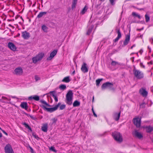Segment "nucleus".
Returning a JSON list of instances; mask_svg holds the SVG:
<instances>
[{
  "label": "nucleus",
  "mask_w": 153,
  "mask_h": 153,
  "mask_svg": "<svg viewBox=\"0 0 153 153\" xmlns=\"http://www.w3.org/2000/svg\"><path fill=\"white\" fill-rule=\"evenodd\" d=\"M117 33L118 35L117 37L120 39L121 37V34L119 29L117 30Z\"/></svg>",
  "instance_id": "f704fd0d"
},
{
  "label": "nucleus",
  "mask_w": 153,
  "mask_h": 153,
  "mask_svg": "<svg viewBox=\"0 0 153 153\" xmlns=\"http://www.w3.org/2000/svg\"><path fill=\"white\" fill-rule=\"evenodd\" d=\"M115 0H109L110 3L113 5L115 4Z\"/></svg>",
  "instance_id": "a19ab883"
},
{
  "label": "nucleus",
  "mask_w": 153,
  "mask_h": 153,
  "mask_svg": "<svg viewBox=\"0 0 153 153\" xmlns=\"http://www.w3.org/2000/svg\"><path fill=\"white\" fill-rule=\"evenodd\" d=\"M103 134H102L101 135V136H103Z\"/></svg>",
  "instance_id": "0e129e2a"
},
{
  "label": "nucleus",
  "mask_w": 153,
  "mask_h": 153,
  "mask_svg": "<svg viewBox=\"0 0 153 153\" xmlns=\"http://www.w3.org/2000/svg\"><path fill=\"white\" fill-rule=\"evenodd\" d=\"M35 79L36 80V81H37L38 80H39L40 79V78L38 76H35Z\"/></svg>",
  "instance_id": "ea45409f"
},
{
  "label": "nucleus",
  "mask_w": 153,
  "mask_h": 153,
  "mask_svg": "<svg viewBox=\"0 0 153 153\" xmlns=\"http://www.w3.org/2000/svg\"><path fill=\"white\" fill-rule=\"evenodd\" d=\"M47 14V12H40L38 15L37 17L38 18H40L42 17L43 15H45Z\"/></svg>",
  "instance_id": "bb28decb"
},
{
  "label": "nucleus",
  "mask_w": 153,
  "mask_h": 153,
  "mask_svg": "<svg viewBox=\"0 0 153 153\" xmlns=\"http://www.w3.org/2000/svg\"><path fill=\"white\" fill-rule=\"evenodd\" d=\"M76 1H77V0H76Z\"/></svg>",
  "instance_id": "774afa93"
},
{
  "label": "nucleus",
  "mask_w": 153,
  "mask_h": 153,
  "mask_svg": "<svg viewBox=\"0 0 153 153\" xmlns=\"http://www.w3.org/2000/svg\"><path fill=\"white\" fill-rule=\"evenodd\" d=\"M102 79H98L96 80V84L97 86H99L100 82L102 80Z\"/></svg>",
  "instance_id": "4c0bfd02"
},
{
  "label": "nucleus",
  "mask_w": 153,
  "mask_h": 153,
  "mask_svg": "<svg viewBox=\"0 0 153 153\" xmlns=\"http://www.w3.org/2000/svg\"><path fill=\"white\" fill-rule=\"evenodd\" d=\"M134 53H132L131 54V55H132L133 54H134Z\"/></svg>",
  "instance_id": "680f3d73"
},
{
  "label": "nucleus",
  "mask_w": 153,
  "mask_h": 153,
  "mask_svg": "<svg viewBox=\"0 0 153 153\" xmlns=\"http://www.w3.org/2000/svg\"><path fill=\"white\" fill-rule=\"evenodd\" d=\"M152 141H153V140H152Z\"/></svg>",
  "instance_id": "338daca9"
},
{
  "label": "nucleus",
  "mask_w": 153,
  "mask_h": 153,
  "mask_svg": "<svg viewBox=\"0 0 153 153\" xmlns=\"http://www.w3.org/2000/svg\"><path fill=\"white\" fill-rule=\"evenodd\" d=\"M139 52L140 53V54H142L143 52V50L142 49L140 50L139 51Z\"/></svg>",
  "instance_id": "603ef678"
},
{
  "label": "nucleus",
  "mask_w": 153,
  "mask_h": 153,
  "mask_svg": "<svg viewBox=\"0 0 153 153\" xmlns=\"http://www.w3.org/2000/svg\"><path fill=\"white\" fill-rule=\"evenodd\" d=\"M94 96L93 97V100H92V102H93L94 101Z\"/></svg>",
  "instance_id": "052dcab7"
},
{
  "label": "nucleus",
  "mask_w": 153,
  "mask_h": 153,
  "mask_svg": "<svg viewBox=\"0 0 153 153\" xmlns=\"http://www.w3.org/2000/svg\"><path fill=\"white\" fill-rule=\"evenodd\" d=\"M49 149L55 152H57V151L55 149L54 147L53 146H51L49 148Z\"/></svg>",
  "instance_id": "58836bf2"
},
{
  "label": "nucleus",
  "mask_w": 153,
  "mask_h": 153,
  "mask_svg": "<svg viewBox=\"0 0 153 153\" xmlns=\"http://www.w3.org/2000/svg\"><path fill=\"white\" fill-rule=\"evenodd\" d=\"M22 36L25 39H27L30 37V33L26 31L23 32L22 33Z\"/></svg>",
  "instance_id": "ddd939ff"
},
{
  "label": "nucleus",
  "mask_w": 153,
  "mask_h": 153,
  "mask_svg": "<svg viewBox=\"0 0 153 153\" xmlns=\"http://www.w3.org/2000/svg\"><path fill=\"white\" fill-rule=\"evenodd\" d=\"M92 111L93 112V111H94V110L93 108H92Z\"/></svg>",
  "instance_id": "bf43d9fd"
},
{
  "label": "nucleus",
  "mask_w": 153,
  "mask_h": 153,
  "mask_svg": "<svg viewBox=\"0 0 153 153\" xmlns=\"http://www.w3.org/2000/svg\"><path fill=\"white\" fill-rule=\"evenodd\" d=\"M57 53V51L55 50L52 52L50 54L49 56L48 57L47 59V60H51L53 57L56 55Z\"/></svg>",
  "instance_id": "9b49d317"
},
{
  "label": "nucleus",
  "mask_w": 153,
  "mask_h": 153,
  "mask_svg": "<svg viewBox=\"0 0 153 153\" xmlns=\"http://www.w3.org/2000/svg\"><path fill=\"white\" fill-rule=\"evenodd\" d=\"M25 127L28 128L29 130L32 131V129L26 123H24L22 124Z\"/></svg>",
  "instance_id": "c85d7f7f"
},
{
  "label": "nucleus",
  "mask_w": 153,
  "mask_h": 153,
  "mask_svg": "<svg viewBox=\"0 0 153 153\" xmlns=\"http://www.w3.org/2000/svg\"><path fill=\"white\" fill-rule=\"evenodd\" d=\"M23 70L21 67H18L16 68L14 71V74L18 75H21L23 73Z\"/></svg>",
  "instance_id": "1a4fd4ad"
},
{
  "label": "nucleus",
  "mask_w": 153,
  "mask_h": 153,
  "mask_svg": "<svg viewBox=\"0 0 153 153\" xmlns=\"http://www.w3.org/2000/svg\"><path fill=\"white\" fill-rule=\"evenodd\" d=\"M52 120L53 121V123H55L56 121H57V119L56 118H54L52 119Z\"/></svg>",
  "instance_id": "79ce46f5"
},
{
  "label": "nucleus",
  "mask_w": 153,
  "mask_h": 153,
  "mask_svg": "<svg viewBox=\"0 0 153 153\" xmlns=\"http://www.w3.org/2000/svg\"><path fill=\"white\" fill-rule=\"evenodd\" d=\"M136 54H137V55H138V54L137 53H136Z\"/></svg>",
  "instance_id": "69168bd1"
},
{
  "label": "nucleus",
  "mask_w": 153,
  "mask_h": 153,
  "mask_svg": "<svg viewBox=\"0 0 153 153\" xmlns=\"http://www.w3.org/2000/svg\"><path fill=\"white\" fill-rule=\"evenodd\" d=\"M2 132L4 133V134L6 135H8V134H7V133L4 130H3L2 129V130H1Z\"/></svg>",
  "instance_id": "09e8293b"
},
{
  "label": "nucleus",
  "mask_w": 153,
  "mask_h": 153,
  "mask_svg": "<svg viewBox=\"0 0 153 153\" xmlns=\"http://www.w3.org/2000/svg\"><path fill=\"white\" fill-rule=\"evenodd\" d=\"M71 81L70 79V77L69 76L65 77L62 80V82H68Z\"/></svg>",
  "instance_id": "b1692460"
},
{
  "label": "nucleus",
  "mask_w": 153,
  "mask_h": 153,
  "mask_svg": "<svg viewBox=\"0 0 153 153\" xmlns=\"http://www.w3.org/2000/svg\"><path fill=\"white\" fill-rule=\"evenodd\" d=\"M130 40V35L129 34H127L126 36V38L123 42V45L126 46L129 43Z\"/></svg>",
  "instance_id": "4468645a"
},
{
  "label": "nucleus",
  "mask_w": 153,
  "mask_h": 153,
  "mask_svg": "<svg viewBox=\"0 0 153 153\" xmlns=\"http://www.w3.org/2000/svg\"><path fill=\"white\" fill-rule=\"evenodd\" d=\"M140 94L143 97H147L148 94V92L146 90V89L144 88H140L139 90Z\"/></svg>",
  "instance_id": "39448f33"
},
{
  "label": "nucleus",
  "mask_w": 153,
  "mask_h": 153,
  "mask_svg": "<svg viewBox=\"0 0 153 153\" xmlns=\"http://www.w3.org/2000/svg\"><path fill=\"white\" fill-rule=\"evenodd\" d=\"M111 65L112 66H114L116 65H120V64L115 61H113L111 63Z\"/></svg>",
  "instance_id": "473e14b6"
},
{
  "label": "nucleus",
  "mask_w": 153,
  "mask_h": 153,
  "mask_svg": "<svg viewBox=\"0 0 153 153\" xmlns=\"http://www.w3.org/2000/svg\"><path fill=\"white\" fill-rule=\"evenodd\" d=\"M80 105V102L77 100L75 101L73 103V106L74 107L79 106Z\"/></svg>",
  "instance_id": "393cba45"
},
{
  "label": "nucleus",
  "mask_w": 153,
  "mask_h": 153,
  "mask_svg": "<svg viewBox=\"0 0 153 153\" xmlns=\"http://www.w3.org/2000/svg\"><path fill=\"white\" fill-rule=\"evenodd\" d=\"M120 112L119 113H114V116H113V118L116 121H118L120 118Z\"/></svg>",
  "instance_id": "6ab92c4d"
},
{
  "label": "nucleus",
  "mask_w": 153,
  "mask_h": 153,
  "mask_svg": "<svg viewBox=\"0 0 153 153\" xmlns=\"http://www.w3.org/2000/svg\"><path fill=\"white\" fill-rule=\"evenodd\" d=\"M86 64L84 63L82 65L81 69L84 73H86L88 72V70L86 67Z\"/></svg>",
  "instance_id": "aec40b11"
},
{
  "label": "nucleus",
  "mask_w": 153,
  "mask_h": 153,
  "mask_svg": "<svg viewBox=\"0 0 153 153\" xmlns=\"http://www.w3.org/2000/svg\"><path fill=\"white\" fill-rule=\"evenodd\" d=\"M20 106L22 108L27 110L28 108L27 104L26 102H22L20 105Z\"/></svg>",
  "instance_id": "4be33fe9"
},
{
  "label": "nucleus",
  "mask_w": 153,
  "mask_h": 153,
  "mask_svg": "<svg viewBox=\"0 0 153 153\" xmlns=\"http://www.w3.org/2000/svg\"><path fill=\"white\" fill-rule=\"evenodd\" d=\"M2 137V134L0 132V138H1Z\"/></svg>",
  "instance_id": "6e6d98bb"
},
{
  "label": "nucleus",
  "mask_w": 153,
  "mask_h": 153,
  "mask_svg": "<svg viewBox=\"0 0 153 153\" xmlns=\"http://www.w3.org/2000/svg\"><path fill=\"white\" fill-rule=\"evenodd\" d=\"M41 102L43 104L46 105L47 106L48 105V104L45 101H42Z\"/></svg>",
  "instance_id": "c03bdc74"
},
{
  "label": "nucleus",
  "mask_w": 153,
  "mask_h": 153,
  "mask_svg": "<svg viewBox=\"0 0 153 153\" xmlns=\"http://www.w3.org/2000/svg\"><path fill=\"white\" fill-rule=\"evenodd\" d=\"M88 29L87 31L86 34L88 35H89L92 31V29L94 27V26L93 25L91 24V22H89V25H88Z\"/></svg>",
  "instance_id": "2eb2a0df"
},
{
  "label": "nucleus",
  "mask_w": 153,
  "mask_h": 153,
  "mask_svg": "<svg viewBox=\"0 0 153 153\" xmlns=\"http://www.w3.org/2000/svg\"><path fill=\"white\" fill-rule=\"evenodd\" d=\"M34 137L35 138L37 139H38L39 138V137H38L36 135H34Z\"/></svg>",
  "instance_id": "864d4df0"
},
{
  "label": "nucleus",
  "mask_w": 153,
  "mask_h": 153,
  "mask_svg": "<svg viewBox=\"0 0 153 153\" xmlns=\"http://www.w3.org/2000/svg\"><path fill=\"white\" fill-rule=\"evenodd\" d=\"M59 88L61 90L64 91L66 88V86L65 85L62 84L59 86Z\"/></svg>",
  "instance_id": "cd10ccee"
},
{
  "label": "nucleus",
  "mask_w": 153,
  "mask_h": 153,
  "mask_svg": "<svg viewBox=\"0 0 153 153\" xmlns=\"http://www.w3.org/2000/svg\"><path fill=\"white\" fill-rule=\"evenodd\" d=\"M140 66L141 68H145V65H143V63H140Z\"/></svg>",
  "instance_id": "49530a36"
},
{
  "label": "nucleus",
  "mask_w": 153,
  "mask_h": 153,
  "mask_svg": "<svg viewBox=\"0 0 153 153\" xmlns=\"http://www.w3.org/2000/svg\"><path fill=\"white\" fill-rule=\"evenodd\" d=\"M135 46V45H133V46L132 47H131V48L132 49L133 47H134Z\"/></svg>",
  "instance_id": "4d7b16f0"
},
{
  "label": "nucleus",
  "mask_w": 153,
  "mask_h": 153,
  "mask_svg": "<svg viewBox=\"0 0 153 153\" xmlns=\"http://www.w3.org/2000/svg\"><path fill=\"white\" fill-rule=\"evenodd\" d=\"M30 152H31V153H34V151H33V150L32 149V148L31 147H30Z\"/></svg>",
  "instance_id": "de8ad7c7"
},
{
  "label": "nucleus",
  "mask_w": 153,
  "mask_h": 153,
  "mask_svg": "<svg viewBox=\"0 0 153 153\" xmlns=\"http://www.w3.org/2000/svg\"><path fill=\"white\" fill-rule=\"evenodd\" d=\"M75 71H73V72H72V74H75Z\"/></svg>",
  "instance_id": "13d9d810"
},
{
  "label": "nucleus",
  "mask_w": 153,
  "mask_h": 153,
  "mask_svg": "<svg viewBox=\"0 0 153 153\" xmlns=\"http://www.w3.org/2000/svg\"><path fill=\"white\" fill-rule=\"evenodd\" d=\"M0 129L1 130H2V128L0 127Z\"/></svg>",
  "instance_id": "e2e57ef3"
},
{
  "label": "nucleus",
  "mask_w": 153,
  "mask_h": 153,
  "mask_svg": "<svg viewBox=\"0 0 153 153\" xmlns=\"http://www.w3.org/2000/svg\"><path fill=\"white\" fill-rule=\"evenodd\" d=\"M8 48L13 51H15L16 48L15 45L12 42H9L8 44Z\"/></svg>",
  "instance_id": "dca6fc26"
},
{
  "label": "nucleus",
  "mask_w": 153,
  "mask_h": 153,
  "mask_svg": "<svg viewBox=\"0 0 153 153\" xmlns=\"http://www.w3.org/2000/svg\"><path fill=\"white\" fill-rule=\"evenodd\" d=\"M87 7L86 6H85L81 11V14H84L85 13V12L87 11Z\"/></svg>",
  "instance_id": "c756f323"
},
{
  "label": "nucleus",
  "mask_w": 153,
  "mask_h": 153,
  "mask_svg": "<svg viewBox=\"0 0 153 153\" xmlns=\"http://www.w3.org/2000/svg\"><path fill=\"white\" fill-rule=\"evenodd\" d=\"M42 29L45 32H47L48 31V28L45 25H43L42 26Z\"/></svg>",
  "instance_id": "a878e982"
},
{
  "label": "nucleus",
  "mask_w": 153,
  "mask_h": 153,
  "mask_svg": "<svg viewBox=\"0 0 153 153\" xmlns=\"http://www.w3.org/2000/svg\"><path fill=\"white\" fill-rule=\"evenodd\" d=\"M120 39V38H118V37H117L116 39L114 40V42H116L119 39Z\"/></svg>",
  "instance_id": "8fccbe9b"
},
{
  "label": "nucleus",
  "mask_w": 153,
  "mask_h": 153,
  "mask_svg": "<svg viewBox=\"0 0 153 153\" xmlns=\"http://www.w3.org/2000/svg\"><path fill=\"white\" fill-rule=\"evenodd\" d=\"M146 130L147 132H150L153 130V128L150 126L147 127Z\"/></svg>",
  "instance_id": "7c9ffc66"
},
{
  "label": "nucleus",
  "mask_w": 153,
  "mask_h": 153,
  "mask_svg": "<svg viewBox=\"0 0 153 153\" xmlns=\"http://www.w3.org/2000/svg\"><path fill=\"white\" fill-rule=\"evenodd\" d=\"M133 134L134 136L139 139H141L143 137V136L141 134L136 131H135L133 133Z\"/></svg>",
  "instance_id": "a211bd4d"
},
{
  "label": "nucleus",
  "mask_w": 153,
  "mask_h": 153,
  "mask_svg": "<svg viewBox=\"0 0 153 153\" xmlns=\"http://www.w3.org/2000/svg\"><path fill=\"white\" fill-rule=\"evenodd\" d=\"M148 48L149 49V52H151V48H149V46H148Z\"/></svg>",
  "instance_id": "5fc2aeb1"
},
{
  "label": "nucleus",
  "mask_w": 153,
  "mask_h": 153,
  "mask_svg": "<svg viewBox=\"0 0 153 153\" xmlns=\"http://www.w3.org/2000/svg\"><path fill=\"white\" fill-rule=\"evenodd\" d=\"M113 85V84L111 82H107L104 83L101 86L102 89L103 90L107 88H111Z\"/></svg>",
  "instance_id": "6e6552de"
},
{
  "label": "nucleus",
  "mask_w": 153,
  "mask_h": 153,
  "mask_svg": "<svg viewBox=\"0 0 153 153\" xmlns=\"http://www.w3.org/2000/svg\"><path fill=\"white\" fill-rule=\"evenodd\" d=\"M59 107L60 110H62L65 108L66 105L65 104H60Z\"/></svg>",
  "instance_id": "c9c22d12"
},
{
  "label": "nucleus",
  "mask_w": 153,
  "mask_h": 153,
  "mask_svg": "<svg viewBox=\"0 0 153 153\" xmlns=\"http://www.w3.org/2000/svg\"><path fill=\"white\" fill-rule=\"evenodd\" d=\"M9 97L11 99V98H16V99H18V98H17L16 96H10V95H9Z\"/></svg>",
  "instance_id": "a18cd8bd"
},
{
  "label": "nucleus",
  "mask_w": 153,
  "mask_h": 153,
  "mask_svg": "<svg viewBox=\"0 0 153 153\" xmlns=\"http://www.w3.org/2000/svg\"><path fill=\"white\" fill-rule=\"evenodd\" d=\"M133 73L134 76L137 79H141L144 78L143 73L139 70H137L135 68L134 69Z\"/></svg>",
  "instance_id": "f03ea898"
},
{
  "label": "nucleus",
  "mask_w": 153,
  "mask_h": 153,
  "mask_svg": "<svg viewBox=\"0 0 153 153\" xmlns=\"http://www.w3.org/2000/svg\"><path fill=\"white\" fill-rule=\"evenodd\" d=\"M51 93H52L53 94H52V96L53 97V98H54L55 101L56 102H57L58 101V98L57 97L56 95H55L54 94V91H51L50 92Z\"/></svg>",
  "instance_id": "2f4dec72"
},
{
  "label": "nucleus",
  "mask_w": 153,
  "mask_h": 153,
  "mask_svg": "<svg viewBox=\"0 0 153 153\" xmlns=\"http://www.w3.org/2000/svg\"><path fill=\"white\" fill-rule=\"evenodd\" d=\"M132 15L133 16H135L137 17L138 18V19H141V17H140V16L139 15L137 14L135 12H133L132 13Z\"/></svg>",
  "instance_id": "e433bc0d"
},
{
  "label": "nucleus",
  "mask_w": 153,
  "mask_h": 153,
  "mask_svg": "<svg viewBox=\"0 0 153 153\" xmlns=\"http://www.w3.org/2000/svg\"><path fill=\"white\" fill-rule=\"evenodd\" d=\"M145 17L146 22H148L150 19L149 16L147 14H146L145 15Z\"/></svg>",
  "instance_id": "72a5a7b5"
},
{
  "label": "nucleus",
  "mask_w": 153,
  "mask_h": 153,
  "mask_svg": "<svg viewBox=\"0 0 153 153\" xmlns=\"http://www.w3.org/2000/svg\"><path fill=\"white\" fill-rule=\"evenodd\" d=\"M60 104L61 103L59 102L55 107L53 108H47L46 109L48 111L50 112H52L56 110Z\"/></svg>",
  "instance_id": "9d476101"
},
{
  "label": "nucleus",
  "mask_w": 153,
  "mask_h": 153,
  "mask_svg": "<svg viewBox=\"0 0 153 153\" xmlns=\"http://www.w3.org/2000/svg\"><path fill=\"white\" fill-rule=\"evenodd\" d=\"M134 124L137 128L140 127L141 124V118L138 117L134 118L133 120Z\"/></svg>",
  "instance_id": "423d86ee"
},
{
  "label": "nucleus",
  "mask_w": 153,
  "mask_h": 153,
  "mask_svg": "<svg viewBox=\"0 0 153 153\" xmlns=\"http://www.w3.org/2000/svg\"><path fill=\"white\" fill-rule=\"evenodd\" d=\"M48 124L45 123L43 124L42 126V130L44 132H47L48 131Z\"/></svg>",
  "instance_id": "412c9836"
},
{
  "label": "nucleus",
  "mask_w": 153,
  "mask_h": 153,
  "mask_svg": "<svg viewBox=\"0 0 153 153\" xmlns=\"http://www.w3.org/2000/svg\"><path fill=\"white\" fill-rule=\"evenodd\" d=\"M93 115H94V116L95 117H97V115L95 113V112L94 111H93Z\"/></svg>",
  "instance_id": "3c124183"
},
{
  "label": "nucleus",
  "mask_w": 153,
  "mask_h": 153,
  "mask_svg": "<svg viewBox=\"0 0 153 153\" xmlns=\"http://www.w3.org/2000/svg\"><path fill=\"white\" fill-rule=\"evenodd\" d=\"M77 1H76V0H73L71 6V9L72 10H74L76 7Z\"/></svg>",
  "instance_id": "5701e85b"
},
{
  "label": "nucleus",
  "mask_w": 153,
  "mask_h": 153,
  "mask_svg": "<svg viewBox=\"0 0 153 153\" xmlns=\"http://www.w3.org/2000/svg\"><path fill=\"white\" fill-rule=\"evenodd\" d=\"M11 100L9 97V95H6V97L2 96L1 97L0 100L2 102H6L8 101H10Z\"/></svg>",
  "instance_id": "f8f14e48"
},
{
  "label": "nucleus",
  "mask_w": 153,
  "mask_h": 153,
  "mask_svg": "<svg viewBox=\"0 0 153 153\" xmlns=\"http://www.w3.org/2000/svg\"><path fill=\"white\" fill-rule=\"evenodd\" d=\"M73 93L72 91L69 90L66 95L65 102L68 105H71L72 103Z\"/></svg>",
  "instance_id": "f257e3e1"
},
{
  "label": "nucleus",
  "mask_w": 153,
  "mask_h": 153,
  "mask_svg": "<svg viewBox=\"0 0 153 153\" xmlns=\"http://www.w3.org/2000/svg\"><path fill=\"white\" fill-rule=\"evenodd\" d=\"M145 105L144 103H143L140 105V108H143L145 107Z\"/></svg>",
  "instance_id": "37998d69"
},
{
  "label": "nucleus",
  "mask_w": 153,
  "mask_h": 153,
  "mask_svg": "<svg viewBox=\"0 0 153 153\" xmlns=\"http://www.w3.org/2000/svg\"><path fill=\"white\" fill-rule=\"evenodd\" d=\"M112 136L115 140L118 142H121L123 140L122 136L118 132H114L112 134Z\"/></svg>",
  "instance_id": "7ed1b4c3"
},
{
  "label": "nucleus",
  "mask_w": 153,
  "mask_h": 153,
  "mask_svg": "<svg viewBox=\"0 0 153 153\" xmlns=\"http://www.w3.org/2000/svg\"><path fill=\"white\" fill-rule=\"evenodd\" d=\"M5 153H14L11 145L7 144L4 148Z\"/></svg>",
  "instance_id": "0eeeda50"
},
{
  "label": "nucleus",
  "mask_w": 153,
  "mask_h": 153,
  "mask_svg": "<svg viewBox=\"0 0 153 153\" xmlns=\"http://www.w3.org/2000/svg\"><path fill=\"white\" fill-rule=\"evenodd\" d=\"M44 54L43 53H39L36 56L32 58L33 62L34 63H36L38 61L41 60L44 56Z\"/></svg>",
  "instance_id": "20e7f679"
},
{
  "label": "nucleus",
  "mask_w": 153,
  "mask_h": 153,
  "mask_svg": "<svg viewBox=\"0 0 153 153\" xmlns=\"http://www.w3.org/2000/svg\"><path fill=\"white\" fill-rule=\"evenodd\" d=\"M28 99L30 100H33L36 101H38L39 100V97L38 96L35 95L29 97Z\"/></svg>",
  "instance_id": "f3484780"
}]
</instances>
